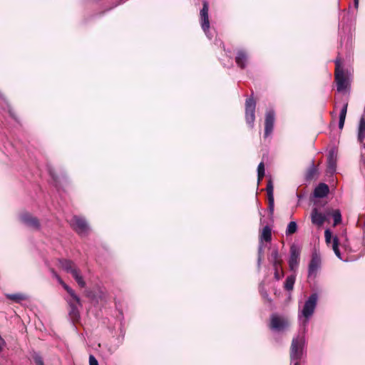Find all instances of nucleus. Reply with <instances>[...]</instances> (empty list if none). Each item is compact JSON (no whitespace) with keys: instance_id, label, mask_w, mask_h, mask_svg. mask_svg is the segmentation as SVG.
<instances>
[{"instance_id":"c9c22d12","label":"nucleus","mask_w":365,"mask_h":365,"mask_svg":"<svg viewBox=\"0 0 365 365\" xmlns=\"http://www.w3.org/2000/svg\"><path fill=\"white\" fill-rule=\"evenodd\" d=\"M34 360L36 365H44L43 361L41 357L37 356Z\"/></svg>"},{"instance_id":"c756f323","label":"nucleus","mask_w":365,"mask_h":365,"mask_svg":"<svg viewBox=\"0 0 365 365\" xmlns=\"http://www.w3.org/2000/svg\"><path fill=\"white\" fill-rule=\"evenodd\" d=\"M266 190H267L268 198H274V194H273L274 187H273V184H272V182L271 180H269L268 181Z\"/></svg>"},{"instance_id":"7ed1b4c3","label":"nucleus","mask_w":365,"mask_h":365,"mask_svg":"<svg viewBox=\"0 0 365 365\" xmlns=\"http://www.w3.org/2000/svg\"><path fill=\"white\" fill-rule=\"evenodd\" d=\"M74 296H70L66 302L68 304V315L73 322H77L80 319L79 308L82 307L80 297L74 292Z\"/></svg>"},{"instance_id":"a211bd4d","label":"nucleus","mask_w":365,"mask_h":365,"mask_svg":"<svg viewBox=\"0 0 365 365\" xmlns=\"http://www.w3.org/2000/svg\"><path fill=\"white\" fill-rule=\"evenodd\" d=\"M348 108V103H345L343 105L339 113V128L342 130L344 125V122L346 119V112Z\"/></svg>"},{"instance_id":"bb28decb","label":"nucleus","mask_w":365,"mask_h":365,"mask_svg":"<svg viewBox=\"0 0 365 365\" xmlns=\"http://www.w3.org/2000/svg\"><path fill=\"white\" fill-rule=\"evenodd\" d=\"M6 296H7V298H9V299L13 300L16 302H19L26 299V297L21 294H7Z\"/></svg>"},{"instance_id":"4468645a","label":"nucleus","mask_w":365,"mask_h":365,"mask_svg":"<svg viewBox=\"0 0 365 365\" xmlns=\"http://www.w3.org/2000/svg\"><path fill=\"white\" fill-rule=\"evenodd\" d=\"M357 139L361 144H363L364 146H365V144L364 143V140L365 139V119L364 117H361L359 122L357 128Z\"/></svg>"},{"instance_id":"412c9836","label":"nucleus","mask_w":365,"mask_h":365,"mask_svg":"<svg viewBox=\"0 0 365 365\" xmlns=\"http://www.w3.org/2000/svg\"><path fill=\"white\" fill-rule=\"evenodd\" d=\"M271 261L274 267H280L282 259L277 249H274L271 253Z\"/></svg>"},{"instance_id":"ddd939ff","label":"nucleus","mask_w":365,"mask_h":365,"mask_svg":"<svg viewBox=\"0 0 365 365\" xmlns=\"http://www.w3.org/2000/svg\"><path fill=\"white\" fill-rule=\"evenodd\" d=\"M312 222L317 226H322L327 220L324 214L318 212L317 208H314L311 213Z\"/></svg>"},{"instance_id":"473e14b6","label":"nucleus","mask_w":365,"mask_h":365,"mask_svg":"<svg viewBox=\"0 0 365 365\" xmlns=\"http://www.w3.org/2000/svg\"><path fill=\"white\" fill-rule=\"evenodd\" d=\"M268 209L271 215L274 212V198H268Z\"/></svg>"},{"instance_id":"6e6552de","label":"nucleus","mask_w":365,"mask_h":365,"mask_svg":"<svg viewBox=\"0 0 365 365\" xmlns=\"http://www.w3.org/2000/svg\"><path fill=\"white\" fill-rule=\"evenodd\" d=\"M209 5L207 1H204L202 9L200 10L201 26L205 32L210 29V21L208 17Z\"/></svg>"},{"instance_id":"aec40b11","label":"nucleus","mask_w":365,"mask_h":365,"mask_svg":"<svg viewBox=\"0 0 365 365\" xmlns=\"http://www.w3.org/2000/svg\"><path fill=\"white\" fill-rule=\"evenodd\" d=\"M51 272L53 276L58 280V282L62 285V287L66 290L70 296H74V290L72 289L69 286H68L59 277V275L53 270L51 269Z\"/></svg>"},{"instance_id":"5701e85b","label":"nucleus","mask_w":365,"mask_h":365,"mask_svg":"<svg viewBox=\"0 0 365 365\" xmlns=\"http://www.w3.org/2000/svg\"><path fill=\"white\" fill-rule=\"evenodd\" d=\"M317 174V169L316 166L314 165V163L312 162V165L307 170V174H306V179L307 180H310L313 179Z\"/></svg>"},{"instance_id":"9d476101","label":"nucleus","mask_w":365,"mask_h":365,"mask_svg":"<svg viewBox=\"0 0 365 365\" xmlns=\"http://www.w3.org/2000/svg\"><path fill=\"white\" fill-rule=\"evenodd\" d=\"M320 266V258L317 255H313L309 264L308 277H315Z\"/></svg>"},{"instance_id":"2eb2a0df","label":"nucleus","mask_w":365,"mask_h":365,"mask_svg":"<svg viewBox=\"0 0 365 365\" xmlns=\"http://www.w3.org/2000/svg\"><path fill=\"white\" fill-rule=\"evenodd\" d=\"M61 267L66 272L73 274V270H76L78 268L75 265L74 262L69 259H62L58 260Z\"/></svg>"},{"instance_id":"1a4fd4ad","label":"nucleus","mask_w":365,"mask_h":365,"mask_svg":"<svg viewBox=\"0 0 365 365\" xmlns=\"http://www.w3.org/2000/svg\"><path fill=\"white\" fill-rule=\"evenodd\" d=\"M21 221L27 227L34 229L39 230L40 229V223L38 220L33 217L29 213H24L21 216Z\"/></svg>"},{"instance_id":"dca6fc26","label":"nucleus","mask_w":365,"mask_h":365,"mask_svg":"<svg viewBox=\"0 0 365 365\" xmlns=\"http://www.w3.org/2000/svg\"><path fill=\"white\" fill-rule=\"evenodd\" d=\"M329 189L327 184L320 183L315 189L314 195L317 197H324L329 193Z\"/></svg>"},{"instance_id":"a878e982","label":"nucleus","mask_w":365,"mask_h":365,"mask_svg":"<svg viewBox=\"0 0 365 365\" xmlns=\"http://www.w3.org/2000/svg\"><path fill=\"white\" fill-rule=\"evenodd\" d=\"M297 225L296 222L292 221L287 225V227L286 230V235H292V234L295 233L297 232Z\"/></svg>"},{"instance_id":"423d86ee","label":"nucleus","mask_w":365,"mask_h":365,"mask_svg":"<svg viewBox=\"0 0 365 365\" xmlns=\"http://www.w3.org/2000/svg\"><path fill=\"white\" fill-rule=\"evenodd\" d=\"M256 102L252 97L247 99L245 103V119L246 122L252 127L255 120Z\"/></svg>"},{"instance_id":"0eeeda50","label":"nucleus","mask_w":365,"mask_h":365,"mask_svg":"<svg viewBox=\"0 0 365 365\" xmlns=\"http://www.w3.org/2000/svg\"><path fill=\"white\" fill-rule=\"evenodd\" d=\"M336 64L335 81L336 83L337 91L339 92H341L347 88L349 81L344 71L339 69V63L338 60L336 61Z\"/></svg>"},{"instance_id":"f704fd0d","label":"nucleus","mask_w":365,"mask_h":365,"mask_svg":"<svg viewBox=\"0 0 365 365\" xmlns=\"http://www.w3.org/2000/svg\"><path fill=\"white\" fill-rule=\"evenodd\" d=\"M89 365H98L97 359L93 355L89 356Z\"/></svg>"},{"instance_id":"9b49d317","label":"nucleus","mask_w":365,"mask_h":365,"mask_svg":"<svg viewBox=\"0 0 365 365\" xmlns=\"http://www.w3.org/2000/svg\"><path fill=\"white\" fill-rule=\"evenodd\" d=\"M274 123V113L269 111L266 113L264 123V137H268L272 132Z\"/></svg>"},{"instance_id":"f03ea898","label":"nucleus","mask_w":365,"mask_h":365,"mask_svg":"<svg viewBox=\"0 0 365 365\" xmlns=\"http://www.w3.org/2000/svg\"><path fill=\"white\" fill-rule=\"evenodd\" d=\"M304 346L305 338L304 336L298 335L293 338L290 347V358L292 361H296L294 364L297 362L299 365L298 361L302 357Z\"/></svg>"},{"instance_id":"4c0bfd02","label":"nucleus","mask_w":365,"mask_h":365,"mask_svg":"<svg viewBox=\"0 0 365 365\" xmlns=\"http://www.w3.org/2000/svg\"><path fill=\"white\" fill-rule=\"evenodd\" d=\"M294 365H298V363H297H297H295V364H294Z\"/></svg>"},{"instance_id":"2f4dec72","label":"nucleus","mask_w":365,"mask_h":365,"mask_svg":"<svg viewBox=\"0 0 365 365\" xmlns=\"http://www.w3.org/2000/svg\"><path fill=\"white\" fill-rule=\"evenodd\" d=\"M262 257H263V247L262 245H259L258 247V259H257V263H258L259 267L260 266Z\"/></svg>"},{"instance_id":"39448f33","label":"nucleus","mask_w":365,"mask_h":365,"mask_svg":"<svg viewBox=\"0 0 365 365\" xmlns=\"http://www.w3.org/2000/svg\"><path fill=\"white\" fill-rule=\"evenodd\" d=\"M289 325L287 318L277 314H272L270 317L269 328L272 330L280 331L288 328Z\"/></svg>"},{"instance_id":"f8f14e48","label":"nucleus","mask_w":365,"mask_h":365,"mask_svg":"<svg viewBox=\"0 0 365 365\" xmlns=\"http://www.w3.org/2000/svg\"><path fill=\"white\" fill-rule=\"evenodd\" d=\"M299 251L294 246L290 250L289 266L292 271H294L299 264Z\"/></svg>"},{"instance_id":"cd10ccee","label":"nucleus","mask_w":365,"mask_h":365,"mask_svg":"<svg viewBox=\"0 0 365 365\" xmlns=\"http://www.w3.org/2000/svg\"><path fill=\"white\" fill-rule=\"evenodd\" d=\"M332 217L334 219V225H336L341 221V215L339 210H336L332 212Z\"/></svg>"},{"instance_id":"20e7f679","label":"nucleus","mask_w":365,"mask_h":365,"mask_svg":"<svg viewBox=\"0 0 365 365\" xmlns=\"http://www.w3.org/2000/svg\"><path fill=\"white\" fill-rule=\"evenodd\" d=\"M69 223L73 230L78 235L84 236L88 233L89 226L84 218L74 215Z\"/></svg>"},{"instance_id":"72a5a7b5","label":"nucleus","mask_w":365,"mask_h":365,"mask_svg":"<svg viewBox=\"0 0 365 365\" xmlns=\"http://www.w3.org/2000/svg\"><path fill=\"white\" fill-rule=\"evenodd\" d=\"M274 278L276 279V280H279L284 276L283 272L282 273V274H279V267H274Z\"/></svg>"},{"instance_id":"e433bc0d","label":"nucleus","mask_w":365,"mask_h":365,"mask_svg":"<svg viewBox=\"0 0 365 365\" xmlns=\"http://www.w3.org/2000/svg\"><path fill=\"white\" fill-rule=\"evenodd\" d=\"M358 4H359V0H354V6L356 8L358 7Z\"/></svg>"},{"instance_id":"f257e3e1","label":"nucleus","mask_w":365,"mask_h":365,"mask_svg":"<svg viewBox=\"0 0 365 365\" xmlns=\"http://www.w3.org/2000/svg\"><path fill=\"white\" fill-rule=\"evenodd\" d=\"M318 301V294H312L304 302L302 309L299 312V319L303 318L302 324L305 327L313 315Z\"/></svg>"},{"instance_id":"7c9ffc66","label":"nucleus","mask_w":365,"mask_h":365,"mask_svg":"<svg viewBox=\"0 0 365 365\" xmlns=\"http://www.w3.org/2000/svg\"><path fill=\"white\" fill-rule=\"evenodd\" d=\"M324 237H325L326 243L328 245H330L331 242L332 235H331V232L329 230V229H327L324 231Z\"/></svg>"},{"instance_id":"393cba45","label":"nucleus","mask_w":365,"mask_h":365,"mask_svg":"<svg viewBox=\"0 0 365 365\" xmlns=\"http://www.w3.org/2000/svg\"><path fill=\"white\" fill-rule=\"evenodd\" d=\"M331 247H332V250H334L335 255L339 258V259H342L341 256V253H340V251H339V240H338V237L336 236H334L332 239V245H331Z\"/></svg>"},{"instance_id":"c85d7f7f","label":"nucleus","mask_w":365,"mask_h":365,"mask_svg":"<svg viewBox=\"0 0 365 365\" xmlns=\"http://www.w3.org/2000/svg\"><path fill=\"white\" fill-rule=\"evenodd\" d=\"M257 175L258 180H261L264 176V165L263 162H261L257 167Z\"/></svg>"},{"instance_id":"4be33fe9","label":"nucleus","mask_w":365,"mask_h":365,"mask_svg":"<svg viewBox=\"0 0 365 365\" xmlns=\"http://www.w3.org/2000/svg\"><path fill=\"white\" fill-rule=\"evenodd\" d=\"M72 275L75 280L76 281V282L78 283V284L81 288L86 287V282L84 281L83 277L81 275V272L78 269H77L76 270H73Z\"/></svg>"},{"instance_id":"b1692460","label":"nucleus","mask_w":365,"mask_h":365,"mask_svg":"<svg viewBox=\"0 0 365 365\" xmlns=\"http://www.w3.org/2000/svg\"><path fill=\"white\" fill-rule=\"evenodd\" d=\"M295 279H296V278H295L294 275H290V276L287 277V278L286 279L285 282H284L285 289H287L288 291L292 290L294 288Z\"/></svg>"},{"instance_id":"f3484780","label":"nucleus","mask_w":365,"mask_h":365,"mask_svg":"<svg viewBox=\"0 0 365 365\" xmlns=\"http://www.w3.org/2000/svg\"><path fill=\"white\" fill-rule=\"evenodd\" d=\"M236 63L241 68H245L247 62V55L244 51H239L235 57Z\"/></svg>"},{"instance_id":"6ab92c4d","label":"nucleus","mask_w":365,"mask_h":365,"mask_svg":"<svg viewBox=\"0 0 365 365\" xmlns=\"http://www.w3.org/2000/svg\"><path fill=\"white\" fill-rule=\"evenodd\" d=\"M259 240H260L261 242L262 241H265V242H270L271 241V240H272V231H271V228L268 225H266L262 229V233L260 235Z\"/></svg>"}]
</instances>
